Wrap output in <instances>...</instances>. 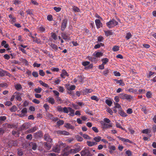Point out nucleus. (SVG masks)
<instances>
[{
	"label": "nucleus",
	"mask_w": 156,
	"mask_h": 156,
	"mask_svg": "<svg viewBox=\"0 0 156 156\" xmlns=\"http://www.w3.org/2000/svg\"><path fill=\"white\" fill-rule=\"evenodd\" d=\"M66 146V144L65 143L60 142L59 145H56L54 146L53 151L55 152L59 153L61 148L64 147Z\"/></svg>",
	"instance_id": "1"
},
{
	"label": "nucleus",
	"mask_w": 156,
	"mask_h": 156,
	"mask_svg": "<svg viewBox=\"0 0 156 156\" xmlns=\"http://www.w3.org/2000/svg\"><path fill=\"white\" fill-rule=\"evenodd\" d=\"M119 98L122 99H126L127 101H130L133 98V96L124 93H121L119 94Z\"/></svg>",
	"instance_id": "2"
},
{
	"label": "nucleus",
	"mask_w": 156,
	"mask_h": 156,
	"mask_svg": "<svg viewBox=\"0 0 156 156\" xmlns=\"http://www.w3.org/2000/svg\"><path fill=\"white\" fill-rule=\"evenodd\" d=\"M118 22L114 19H112L108 22L106 23V25L109 28H111L118 25Z\"/></svg>",
	"instance_id": "3"
},
{
	"label": "nucleus",
	"mask_w": 156,
	"mask_h": 156,
	"mask_svg": "<svg viewBox=\"0 0 156 156\" xmlns=\"http://www.w3.org/2000/svg\"><path fill=\"white\" fill-rule=\"evenodd\" d=\"M100 123L101 124L102 128L105 129H106L110 128L112 126V124H109L105 123L103 121H101L100 122Z\"/></svg>",
	"instance_id": "4"
},
{
	"label": "nucleus",
	"mask_w": 156,
	"mask_h": 156,
	"mask_svg": "<svg viewBox=\"0 0 156 156\" xmlns=\"http://www.w3.org/2000/svg\"><path fill=\"white\" fill-rule=\"evenodd\" d=\"M81 156H90V153L87 149L83 150L81 151Z\"/></svg>",
	"instance_id": "5"
},
{
	"label": "nucleus",
	"mask_w": 156,
	"mask_h": 156,
	"mask_svg": "<svg viewBox=\"0 0 156 156\" xmlns=\"http://www.w3.org/2000/svg\"><path fill=\"white\" fill-rule=\"evenodd\" d=\"M92 56H93V57L88 56L87 57V58L92 62L96 63L98 60L97 58H98L96 57L95 55H93Z\"/></svg>",
	"instance_id": "6"
},
{
	"label": "nucleus",
	"mask_w": 156,
	"mask_h": 156,
	"mask_svg": "<svg viewBox=\"0 0 156 156\" xmlns=\"http://www.w3.org/2000/svg\"><path fill=\"white\" fill-rule=\"evenodd\" d=\"M33 136L36 139H38L41 137L43 135L41 131H39L37 132L34 133L33 134Z\"/></svg>",
	"instance_id": "7"
},
{
	"label": "nucleus",
	"mask_w": 156,
	"mask_h": 156,
	"mask_svg": "<svg viewBox=\"0 0 156 156\" xmlns=\"http://www.w3.org/2000/svg\"><path fill=\"white\" fill-rule=\"evenodd\" d=\"M14 94H15V98L16 100L19 101H21L22 100V98L20 96L22 95V94L16 91L14 93Z\"/></svg>",
	"instance_id": "8"
},
{
	"label": "nucleus",
	"mask_w": 156,
	"mask_h": 156,
	"mask_svg": "<svg viewBox=\"0 0 156 156\" xmlns=\"http://www.w3.org/2000/svg\"><path fill=\"white\" fill-rule=\"evenodd\" d=\"M18 144V143L17 140H11L9 143V145L10 147L17 146Z\"/></svg>",
	"instance_id": "9"
},
{
	"label": "nucleus",
	"mask_w": 156,
	"mask_h": 156,
	"mask_svg": "<svg viewBox=\"0 0 156 156\" xmlns=\"http://www.w3.org/2000/svg\"><path fill=\"white\" fill-rule=\"evenodd\" d=\"M67 24V20H62L61 25V30H64L65 29Z\"/></svg>",
	"instance_id": "10"
},
{
	"label": "nucleus",
	"mask_w": 156,
	"mask_h": 156,
	"mask_svg": "<svg viewBox=\"0 0 156 156\" xmlns=\"http://www.w3.org/2000/svg\"><path fill=\"white\" fill-rule=\"evenodd\" d=\"M95 24L98 29H99L100 27H102V24L101 23L99 19H96L95 20Z\"/></svg>",
	"instance_id": "11"
},
{
	"label": "nucleus",
	"mask_w": 156,
	"mask_h": 156,
	"mask_svg": "<svg viewBox=\"0 0 156 156\" xmlns=\"http://www.w3.org/2000/svg\"><path fill=\"white\" fill-rule=\"evenodd\" d=\"M63 156H67L68 155V147L67 146L64 148L62 152Z\"/></svg>",
	"instance_id": "12"
},
{
	"label": "nucleus",
	"mask_w": 156,
	"mask_h": 156,
	"mask_svg": "<svg viewBox=\"0 0 156 156\" xmlns=\"http://www.w3.org/2000/svg\"><path fill=\"white\" fill-rule=\"evenodd\" d=\"M37 129V127L36 126L26 131L27 133H30L35 132Z\"/></svg>",
	"instance_id": "13"
},
{
	"label": "nucleus",
	"mask_w": 156,
	"mask_h": 156,
	"mask_svg": "<svg viewBox=\"0 0 156 156\" xmlns=\"http://www.w3.org/2000/svg\"><path fill=\"white\" fill-rule=\"evenodd\" d=\"M117 137L119 138V140H121L126 142L129 143L130 144H133V142L131 141H130L129 139L126 138H122L120 137V136H117Z\"/></svg>",
	"instance_id": "14"
},
{
	"label": "nucleus",
	"mask_w": 156,
	"mask_h": 156,
	"mask_svg": "<svg viewBox=\"0 0 156 156\" xmlns=\"http://www.w3.org/2000/svg\"><path fill=\"white\" fill-rule=\"evenodd\" d=\"M103 54L101 52L95 51L93 54V55H95L97 58H100L103 55Z\"/></svg>",
	"instance_id": "15"
},
{
	"label": "nucleus",
	"mask_w": 156,
	"mask_h": 156,
	"mask_svg": "<svg viewBox=\"0 0 156 156\" xmlns=\"http://www.w3.org/2000/svg\"><path fill=\"white\" fill-rule=\"evenodd\" d=\"M44 139L45 140L48 142H51L52 141V139L50 138V136L48 134H45Z\"/></svg>",
	"instance_id": "16"
},
{
	"label": "nucleus",
	"mask_w": 156,
	"mask_h": 156,
	"mask_svg": "<svg viewBox=\"0 0 156 156\" xmlns=\"http://www.w3.org/2000/svg\"><path fill=\"white\" fill-rule=\"evenodd\" d=\"M93 91V90L91 89H85L82 91L83 94H87L91 93Z\"/></svg>",
	"instance_id": "17"
},
{
	"label": "nucleus",
	"mask_w": 156,
	"mask_h": 156,
	"mask_svg": "<svg viewBox=\"0 0 156 156\" xmlns=\"http://www.w3.org/2000/svg\"><path fill=\"white\" fill-rule=\"evenodd\" d=\"M30 146L32 148V149L34 151L36 150L37 147V144L36 143L34 142H31L30 144Z\"/></svg>",
	"instance_id": "18"
},
{
	"label": "nucleus",
	"mask_w": 156,
	"mask_h": 156,
	"mask_svg": "<svg viewBox=\"0 0 156 156\" xmlns=\"http://www.w3.org/2000/svg\"><path fill=\"white\" fill-rule=\"evenodd\" d=\"M118 113L122 117H126L127 115L121 109L119 111Z\"/></svg>",
	"instance_id": "19"
},
{
	"label": "nucleus",
	"mask_w": 156,
	"mask_h": 156,
	"mask_svg": "<svg viewBox=\"0 0 156 156\" xmlns=\"http://www.w3.org/2000/svg\"><path fill=\"white\" fill-rule=\"evenodd\" d=\"M47 100L48 102L51 104L53 105L55 103V100L53 98L49 97L47 98Z\"/></svg>",
	"instance_id": "20"
},
{
	"label": "nucleus",
	"mask_w": 156,
	"mask_h": 156,
	"mask_svg": "<svg viewBox=\"0 0 156 156\" xmlns=\"http://www.w3.org/2000/svg\"><path fill=\"white\" fill-rule=\"evenodd\" d=\"M75 111L71 108L69 107V115L71 116H73L75 115Z\"/></svg>",
	"instance_id": "21"
},
{
	"label": "nucleus",
	"mask_w": 156,
	"mask_h": 156,
	"mask_svg": "<svg viewBox=\"0 0 156 156\" xmlns=\"http://www.w3.org/2000/svg\"><path fill=\"white\" fill-rule=\"evenodd\" d=\"M57 133L58 134L63 135H68V132L65 131L58 130L56 131Z\"/></svg>",
	"instance_id": "22"
},
{
	"label": "nucleus",
	"mask_w": 156,
	"mask_h": 156,
	"mask_svg": "<svg viewBox=\"0 0 156 156\" xmlns=\"http://www.w3.org/2000/svg\"><path fill=\"white\" fill-rule=\"evenodd\" d=\"M12 2L13 4L15 5L18 6L21 3V2L20 0H12Z\"/></svg>",
	"instance_id": "23"
},
{
	"label": "nucleus",
	"mask_w": 156,
	"mask_h": 156,
	"mask_svg": "<svg viewBox=\"0 0 156 156\" xmlns=\"http://www.w3.org/2000/svg\"><path fill=\"white\" fill-rule=\"evenodd\" d=\"M87 143L88 146L89 147H92L97 144V143L96 142H91L89 141H87Z\"/></svg>",
	"instance_id": "24"
},
{
	"label": "nucleus",
	"mask_w": 156,
	"mask_h": 156,
	"mask_svg": "<svg viewBox=\"0 0 156 156\" xmlns=\"http://www.w3.org/2000/svg\"><path fill=\"white\" fill-rule=\"evenodd\" d=\"M15 87L18 91H20L22 89V86L20 84H17L15 85Z\"/></svg>",
	"instance_id": "25"
},
{
	"label": "nucleus",
	"mask_w": 156,
	"mask_h": 156,
	"mask_svg": "<svg viewBox=\"0 0 156 156\" xmlns=\"http://www.w3.org/2000/svg\"><path fill=\"white\" fill-rule=\"evenodd\" d=\"M21 116L24 117L25 115L26 114L27 112V109L26 108H23L21 111Z\"/></svg>",
	"instance_id": "26"
},
{
	"label": "nucleus",
	"mask_w": 156,
	"mask_h": 156,
	"mask_svg": "<svg viewBox=\"0 0 156 156\" xmlns=\"http://www.w3.org/2000/svg\"><path fill=\"white\" fill-rule=\"evenodd\" d=\"M105 34L106 36H109L112 35L113 34V32H112V31L110 30L104 31Z\"/></svg>",
	"instance_id": "27"
},
{
	"label": "nucleus",
	"mask_w": 156,
	"mask_h": 156,
	"mask_svg": "<svg viewBox=\"0 0 156 156\" xmlns=\"http://www.w3.org/2000/svg\"><path fill=\"white\" fill-rule=\"evenodd\" d=\"M115 105L114 108H118L119 111L122 109L120 105L118 103L114 102Z\"/></svg>",
	"instance_id": "28"
},
{
	"label": "nucleus",
	"mask_w": 156,
	"mask_h": 156,
	"mask_svg": "<svg viewBox=\"0 0 156 156\" xmlns=\"http://www.w3.org/2000/svg\"><path fill=\"white\" fill-rule=\"evenodd\" d=\"M72 8H71L73 11L75 12H79L80 10L79 8L76 6L74 5L72 6Z\"/></svg>",
	"instance_id": "29"
},
{
	"label": "nucleus",
	"mask_w": 156,
	"mask_h": 156,
	"mask_svg": "<svg viewBox=\"0 0 156 156\" xmlns=\"http://www.w3.org/2000/svg\"><path fill=\"white\" fill-rule=\"evenodd\" d=\"M79 151V150L78 148H75L74 149H71L69 151V153H72L73 154L76 153Z\"/></svg>",
	"instance_id": "30"
},
{
	"label": "nucleus",
	"mask_w": 156,
	"mask_h": 156,
	"mask_svg": "<svg viewBox=\"0 0 156 156\" xmlns=\"http://www.w3.org/2000/svg\"><path fill=\"white\" fill-rule=\"evenodd\" d=\"M110 69H109L106 68L105 69L103 72V74L105 76H106L110 73Z\"/></svg>",
	"instance_id": "31"
},
{
	"label": "nucleus",
	"mask_w": 156,
	"mask_h": 156,
	"mask_svg": "<svg viewBox=\"0 0 156 156\" xmlns=\"http://www.w3.org/2000/svg\"><path fill=\"white\" fill-rule=\"evenodd\" d=\"M101 61L102 62V64L105 65L109 61V59L107 58H103L101 59Z\"/></svg>",
	"instance_id": "32"
},
{
	"label": "nucleus",
	"mask_w": 156,
	"mask_h": 156,
	"mask_svg": "<svg viewBox=\"0 0 156 156\" xmlns=\"http://www.w3.org/2000/svg\"><path fill=\"white\" fill-rule=\"evenodd\" d=\"M140 106H142V108H141V111L143 112L145 114H147V111L146 109V107L144 105H140Z\"/></svg>",
	"instance_id": "33"
},
{
	"label": "nucleus",
	"mask_w": 156,
	"mask_h": 156,
	"mask_svg": "<svg viewBox=\"0 0 156 156\" xmlns=\"http://www.w3.org/2000/svg\"><path fill=\"white\" fill-rule=\"evenodd\" d=\"M105 102L109 106H111L112 104V102L110 99H106Z\"/></svg>",
	"instance_id": "34"
},
{
	"label": "nucleus",
	"mask_w": 156,
	"mask_h": 156,
	"mask_svg": "<svg viewBox=\"0 0 156 156\" xmlns=\"http://www.w3.org/2000/svg\"><path fill=\"white\" fill-rule=\"evenodd\" d=\"M50 46L52 48L54 49L55 51H56L58 50V47L54 44L51 43L50 44Z\"/></svg>",
	"instance_id": "35"
},
{
	"label": "nucleus",
	"mask_w": 156,
	"mask_h": 156,
	"mask_svg": "<svg viewBox=\"0 0 156 156\" xmlns=\"http://www.w3.org/2000/svg\"><path fill=\"white\" fill-rule=\"evenodd\" d=\"M85 112L86 113L89 114L90 115H93V114L92 113V112L90 111V109L87 107V109L85 110Z\"/></svg>",
	"instance_id": "36"
},
{
	"label": "nucleus",
	"mask_w": 156,
	"mask_h": 156,
	"mask_svg": "<svg viewBox=\"0 0 156 156\" xmlns=\"http://www.w3.org/2000/svg\"><path fill=\"white\" fill-rule=\"evenodd\" d=\"M104 122H105L106 123L109 124H112V123L111 122V121L109 120V119L107 118H105L104 119Z\"/></svg>",
	"instance_id": "37"
},
{
	"label": "nucleus",
	"mask_w": 156,
	"mask_h": 156,
	"mask_svg": "<svg viewBox=\"0 0 156 156\" xmlns=\"http://www.w3.org/2000/svg\"><path fill=\"white\" fill-rule=\"evenodd\" d=\"M6 73V71H4L0 69V76H4L5 75Z\"/></svg>",
	"instance_id": "38"
},
{
	"label": "nucleus",
	"mask_w": 156,
	"mask_h": 156,
	"mask_svg": "<svg viewBox=\"0 0 156 156\" xmlns=\"http://www.w3.org/2000/svg\"><path fill=\"white\" fill-rule=\"evenodd\" d=\"M146 96L147 98H152V93L150 91H148L147 92Z\"/></svg>",
	"instance_id": "39"
},
{
	"label": "nucleus",
	"mask_w": 156,
	"mask_h": 156,
	"mask_svg": "<svg viewBox=\"0 0 156 156\" xmlns=\"http://www.w3.org/2000/svg\"><path fill=\"white\" fill-rule=\"evenodd\" d=\"M39 82V83L41 85L44 87H49V86H48V85L47 84L43 82L41 80H40Z\"/></svg>",
	"instance_id": "40"
},
{
	"label": "nucleus",
	"mask_w": 156,
	"mask_h": 156,
	"mask_svg": "<svg viewBox=\"0 0 156 156\" xmlns=\"http://www.w3.org/2000/svg\"><path fill=\"white\" fill-rule=\"evenodd\" d=\"M101 137L100 136L95 137L94 138V140L96 142H99L101 140Z\"/></svg>",
	"instance_id": "41"
},
{
	"label": "nucleus",
	"mask_w": 156,
	"mask_h": 156,
	"mask_svg": "<svg viewBox=\"0 0 156 156\" xmlns=\"http://www.w3.org/2000/svg\"><path fill=\"white\" fill-rule=\"evenodd\" d=\"M104 46V44L102 43H98L94 46V48L95 49H98L101 46Z\"/></svg>",
	"instance_id": "42"
},
{
	"label": "nucleus",
	"mask_w": 156,
	"mask_h": 156,
	"mask_svg": "<svg viewBox=\"0 0 156 156\" xmlns=\"http://www.w3.org/2000/svg\"><path fill=\"white\" fill-rule=\"evenodd\" d=\"M42 89L41 88L38 87L37 88H35L34 89V91L37 93H39L41 92L42 91Z\"/></svg>",
	"instance_id": "43"
},
{
	"label": "nucleus",
	"mask_w": 156,
	"mask_h": 156,
	"mask_svg": "<svg viewBox=\"0 0 156 156\" xmlns=\"http://www.w3.org/2000/svg\"><path fill=\"white\" fill-rule=\"evenodd\" d=\"M64 123V122L62 120H59L57 122V125L59 127L61 125H63Z\"/></svg>",
	"instance_id": "44"
},
{
	"label": "nucleus",
	"mask_w": 156,
	"mask_h": 156,
	"mask_svg": "<svg viewBox=\"0 0 156 156\" xmlns=\"http://www.w3.org/2000/svg\"><path fill=\"white\" fill-rule=\"evenodd\" d=\"M151 132V130L150 129H147L143 130L142 131V133L144 134H148V133H150Z\"/></svg>",
	"instance_id": "45"
},
{
	"label": "nucleus",
	"mask_w": 156,
	"mask_h": 156,
	"mask_svg": "<svg viewBox=\"0 0 156 156\" xmlns=\"http://www.w3.org/2000/svg\"><path fill=\"white\" fill-rule=\"evenodd\" d=\"M112 50L114 51H116L119 50V47L118 46L115 45L112 48Z\"/></svg>",
	"instance_id": "46"
},
{
	"label": "nucleus",
	"mask_w": 156,
	"mask_h": 156,
	"mask_svg": "<svg viewBox=\"0 0 156 156\" xmlns=\"http://www.w3.org/2000/svg\"><path fill=\"white\" fill-rule=\"evenodd\" d=\"M116 83L119 84V85L122 86H123L125 85V84L123 82V80H118V81H117V82H116Z\"/></svg>",
	"instance_id": "47"
},
{
	"label": "nucleus",
	"mask_w": 156,
	"mask_h": 156,
	"mask_svg": "<svg viewBox=\"0 0 156 156\" xmlns=\"http://www.w3.org/2000/svg\"><path fill=\"white\" fill-rule=\"evenodd\" d=\"M90 62L89 61H86L83 62L82 64V65L85 67H86L90 64Z\"/></svg>",
	"instance_id": "48"
},
{
	"label": "nucleus",
	"mask_w": 156,
	"mask_h": 156,
	"mask_svg": "<svg viewBox=\"0 0 156 156\" xmlns=\"http://www.w3.org/2000/svg\"><path fill=\"white\" fill-rule=\"evenodd\" d=\"M38 30L41 32H44L45 31V29L44 27L41 26L39 27Z\"/></svg>",
	"instance_id": "49"
},
{
	"label": "nucleus",
	"mask_w": 156,
	"mask_h": 156,
	"mask_svg": "<svg viewBox=\"0 0 156 156\" xmlns=\"http://www.w3.org/2000/svg\"><path fill=\"white\" fill-rule=\"evenodd\" d=\"M44 146L45 147H47L48 149L49 150L51 148V146L49 143H45L44 144Z\"/></svg>",
	"instance_id": "50"
},
{
	"label": "nucleus",
	"mask_w": 156,
	"mask_h": 156,
	"mask_svg": "<svg viewBox=\"0 0 156 156\" xmlns=\"http://www.w3.org/2000/svg\"><path fill=\"white\" fill-rule=\"evenodd\" d=\"M39 73L40 75H41V76H44L45 75V73L43 71V70H40L39 71Z\"/></svg>",
	"instance_id": "51"
},
{
	"label": "nucleus",
	"mask_w": 156,
	"mask_h": 156,
	"mask_svg": "<svg viewBox=\"0 0 156 156\" xmlns=\"http://www.w3.org/2000/svg\"><path fill=\"white\" fill-rule=\"evenodd\" d=\"M132 36V35L131 34L130 32H129L126 33V38L127 39H129Z\"/></svg>",
	"instance_id": "52"
},
{
	"label": "nucleus",
	"mask_w": 156,
	"mask_h": 156,
	"mask_svg": "<svg viewBox=\"0 0 156 156\" xmlns=\"http://www.w3.org/2000/svg\"><path fill=\"white\" fill-rule=\"evenodd\" d=\"M47 19L49 21H51L53 20V18L52 16L51 15H49L47 16Z\"/></svg>",
	"instance_id": "53"
},
{
	"label": "nucleus",
	"mask_w": 156,
	"mask_h": 156,
	"mask_svg": "<svg viewBox=\"0 0 156 156\" xmlns=\"http://www.w3.org/2000/svg\"><path fill=\"white\" fill-rule=\"evenodd\" d=\"M32 75L34 77H38V73L36 71H33L32 72Z\"/></svg>",
	"instance_id": "54"
},
{
	"label": "nucleus",
	"mask_w": 156,
	"mask_h": 156,
	"mask_svg": "<svg viewBox=\"0 0 156 156\" xmlns=\"http://www.w3.org/2000/svg\"><path fill=\"white\" fill-rule=\"evenodd\" d=\"M113 74L116 76H121L120 73L119 72L117 71H115L113 72Z\"/></svg>",
	"instance_id": "55"
},
{
	"label": "nucleus",
	"mask_w": 156,
	"mask_h": 156,
	"mask_svg": "<svg viewBox=\"0 0 156 156\" xmlns=\"http://www.w3.org/2000/svg\"><path fill=\"white\" fill-rule=\"evenodd\" d=\"M12 103L11 102V101H7L4 103L5 105L7 106H9L11 105H12Z\"/></svg>",
	"instance_id": "56"
},
{
	"label": "nucleus",
	"mask_w": 156,
	"mask_h": 156,
	"mask_svg": "<svg viewBox=\"0 0 156 156\" xmlns=\"http://www.w3.org/2000/svg\"><path fill=\"white\" fill-rule=\"evenodd\" d=\"M43 106L46 112L49 110V107L47 104H44Z\"/></svg>",
	"instance_id": "57"
},
{
	"label": "nucleus",
	"mask_w": 156,
	"mask_h": 156,
	"mask_svg": "<svg viewBox=\"0 0 156 156\" xmlns=\"http://www.w3.org/2000/svg\"><path fill=\"white\" fill-rule=\"evenodd\" d=\"M76 86L74 85H71L69 87V91L70 90H74L75 89Z\"/></svg>",
	"instance_id": "58"
},
{
	"label": "nucleus",
	"mask_w": 156,
	"mask_h": 156,
	"mask_svg": "<svg viewBox=\"0 0 156 156\" xmlns=\"http://www.w3.org/2000/svg\"><path fill=\"white\" fill-rule=\"evenodd\" d=\"M133 112V110L132 109L130 108H128L126 110V112L127 114H131Z\"/></svg>",
	"instance_id": "59"
},
{
	"label": "nucleus",
	"mask_w": 156,
	"mask_h": 156,
	"mask_svg": "<svg viewBox=\"0 0 156 156\" xmlns=\"http://www.w3.org/2000/svg\"><path fill=\"white\" fill-rule=\"evenodd\" d=\"M58 111L60 112H63V108L60 106H58L57 107Z\"/></svg>",
	"instance_id": "60"
},
{
	"label": "nucleus",
	"mask_w": 156,
	"mask_h": 156,
	"mask_svg": "<svg viewBox=\"0 0 156 156\" xmlns=\"http://www.w3.org/2000/svg\"><path fill=\"white\" fill-rule=\"evenodd\" d=\"M26 139L27 140H31L32 139V136L31 134H28L26 136Z\"/></svg>",
	"instance_id": "61"
},
{
	"label": "nucleus",
	"mask_w": 156,
	"mask_h": 156,
	"mask_svg": "<svg viewBox=\"0 0 156 156\" xmlns=\"http://www.w3.org/2000/svg\"><path fill=\"white\" fill-rule=\"evenodd\" d=\"M106 111L109 113L111 115H112L113 112L112 110L109 108H108L107 109Z\"/></svg>",
	"instance_id": "62"
},
{
	"label": "nucleus",
	"mask_w": 156,
	"mask_h": 156,
	"mask_svg": "<svg viewBox=\"0 0 156 156\" xmlns=\"http://www.w3.org/2000/svg\"><path fill=\"white\" fill-rule=\"evenodd\" d=\"M91 99L92 100H95L96 101H98L99 100L98 99L97 97L95 96H93L91 97Z\"/></svg>",
	"instance_id": "63"
},
{
	"label": "nucleus",
	"mask_w": 156,
	"mask_h": 156,
	"mask_svg": "<svg viewBox=\"0 0 156 156\" xmlns=\"http://www.w3.org/2000/svg\"><path fill=\"white\" fill-rule=\"evenodd\" d=\"M10 110L12 112H14L16 110V107L15 106H13L10 108Z\"/></svg>",
	"instance_id": "64"
}]
</instances>
